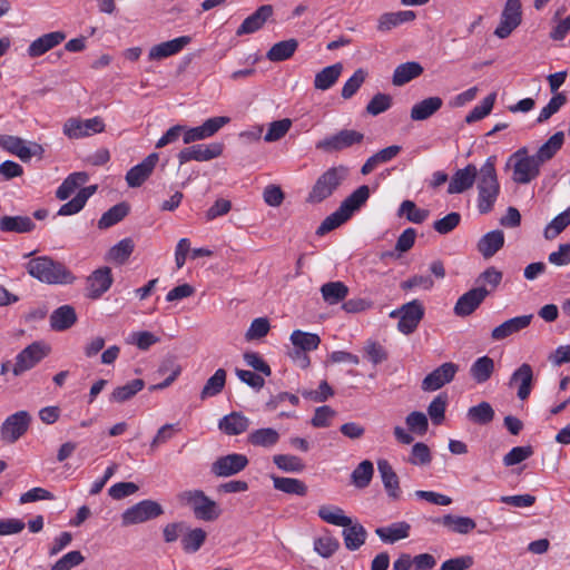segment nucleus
Returning <instances> with one entry per match:
<instances>
[{"label":"nucleus","instance_id":"nucleus-45","mask_svg":"<svg viewBox=\"0 0 570 570\" xmlns=\"http://www.w3.org/2000/svg\"><path fill=\"white\" fill-rule=\"evenodd\" d=\"M206 538L207 533L205 530L200 528L188 529L186 527L180 540L181 547L186 553H195L202 548Z\"/></svg>","mask_w":570,"mask_h":570},{"label":"nucleus","instance_id":"nucleus-49","mask_svg":"<svg viewBox=\"0 0 570 570\" xmlns=\"http://www.w3.org/2000/svg\"><path fill=\"white\" fill-rule=\"evenodd\" d=\"M226 383V371L218 368L216 372L206 381L202 392L200 399L206 400L208 397L216 396L219 394Z\"/></svg>","mask_w":570,"mask_h":570},{"label":"nucleus","instance_id":"nucleus-2","mask_svg":"<svg viewBox=\"0 0 570 570\" xmlns=\"http://www.w3.org/2000/svg\"><path fill=\"white\" fill-rule=\"evenodd\" d=\"M28 273L47 284L67 285L73 283V274L59 262H55L47 256L36 257L27 264Z\"/></svg>","mask_w":570,"mask_h":570},{"label":"nucleus","instance_id":"nucleus-29","mask_svg":"<svg viewBox=\"0 0 570 570\" xmlns=\"http://www.w3.org/2000/svg\"><path fill=\"white\" fill-rule=\"evenodd\" d=\"M250 420L242 412H232L218 421V429L227 435H239L248 430Z\"/></svg>","mask_w":570,"mask_h":570},{"label":"nucleus","instance_id":"nucleus-1","mask_svg":"<svg viewBox=\"0 0 570 570\" xmlns=\"http://www.w3.org/2000/svg\"><path fill=\"white\" fill-rule=\"evenodd\" d=\"M475 184L478 212L482 215L489 214L493 210L501 191L494 156L489 157L480 167Z\"/></svg>","mask_w":570,"mask_h":570},{"label":"nucleus","instance_id":"nucleus-31","mask_svg":"<svg viewBox=\"0 0 570 570\" xmlns=\"http://www.w3.org/2000/svg\"><path fill=\"white\" fill-rule=\"evenodd\" d=\"M342 537L344 546L348 551L358 550L367 539V531L360 522H353L351 519L350 525H344Z\"/></svg>","mask_w":570,"mask_h":570},{"label":"nucleus","instance_id":"nucleus-47","mask_svg":"<svg viewBox=\"0 0 570 570\" xmlns=\"http://www.w3.org/2000/svg\"><path fill=\"white\" fill-rule=\"evenodd\" d=\"M289 340L293 347L312 352L316 350L321 344V337L315 333L303 332L299 330L294 331Z\"/></svg>","mask_w":570,"mask_h":570},{"label":"nucleus","instance_id":"nucleus-56","mask_svg":"<svg viewBox=\"0 0 570 570\" xmlns=\"http://www.w3.org/2000/svg\"><path fill=\"white\" fill-rule=\"evenodd\" d=\"M167 373H169V377H166L163 382L153 385L150 390H164L171 385L174 381L180 375L181 366L177 364L175 361L164 362L158 368V374L165 375Z\"/></svg>","mask_w":570,"mask_h":570},{"label":"nucleus","instance_id":"nucleus-48","mask_svg":"<svg viewBox=\"0 0 570 570\" xmlns=\"http://www.w3.org/2000/svg\"><path fill=\"white\" fill-rule=\"evenodd\" d=\"M145 386V383L140 379L132 380L125 385L116 387L111 395L110 402L124 403L135 396Z\"/></svg>","mask_w":570,"mask_h":570},{"label":"nucleus","instance_id":"nucleus-34","mask_svg":"<svg viewBox=\"0 0 570 570\" xmlns=\"http://www.w3.org/2000/svg\"><path fill=\"white\" fill-rule=\"evenodd\" d=\"M281 440V433L273 428H262L253 430L247 435V442L257 448L272 449Z\"/></svg>","mask_w":570,"mask_h":570},{"label":"nucleus","instance_id":"nucleus-14","mask_svg":"<svg viewBox=\"0 0 570 570\" xmlns=\"http://www.w3.org/2000/svg\"><path fill=\"white\" fill-rule=\"evenodd\" d=\"M363 138L364 135L362 132L352 129H344L320 140L316 144V148L326 153L341 151L355 144L362 142Z\"/></svg>","mask_w":570,"mask_h":570},{"label":"nucleus","instance_id":"nucleus-61","mask_svg":"<svg viewBox=\"0 0 570 570\" xmlns=\"http://www.w3.org/2000/svg\"><path fill=\"white\" fill-rule=\"evenodd\" d=\"M347 219H350L340 208H337L334 213L328 215L317 227L316 234L323 236L328 232L337 228L342 224H344Z\"/></svg>","mask_w":570,"mask_h":570},{"label":"nucleus","instance_id":"nucleus-39","mask_svg":"<svg viewBox=\"0 0 570 570\" xmlns=\"http://www.w3.org/2000/svg\"><path fill=\"white\" fill-rule=\"evenodd\" d=\"M368 197V186L362 185L356 188L348 197H346L338 208L350 218L355 210L360 209L366 203Z\"/></svg>","mask_w":570,"mask_h":570},{"label":"nucleus","instance_id":"nucleus-25","mask_svg":"<svg viewBox=\"0 0 570 570\" xmlns=\"http://www.w3.org/2000/svg\"><path fill=\"white\" fill-rule=\"evenodd\" d=\"M65 39L66 33L62 31L45 33L29 45L27 53L30 58H38L59 46Z\"/></svg>","mask_w":570,"mask_h":570},{"label":"nucleus","instance_id":"nucleus-9","mask_svg":"<svg viewBox=\"0 0 570 570\" xmlns=\"http://www.w3.org/2000/svg\"><path fill=\"white\" fill-rule=\"evenodd\" d=\"M50 353V347L42 342H33L32 344L24 347L16 356L14 364L12 366V373L14 376H20L24 372L33 368Z\"/></svg>","mask_w":570,"mask_h":570},{"label":"nucleus","instance_id":"nucleus-40","mask_svg":"<svg viewBox=\"0 0 570 570\" xmlns=\"http://www.w3.org/2000/svg\"><path fill=\"white\" fill-rule=\"evenodd\" d=\"M89 176L85 171H77L70 174L62 184L58 187L56 196L60 200L68 199L78 188L85 185Z\"/></svg>","mask_w":570,"mask_h":570},{"label":"nucleus","instance_id":"nucleus-52","mask_svg":"<svg viewBox=\"0 0 570 570\" xmlns=\"http://www.w3.org/2000/svg\"><path fill=\"white\" fill-rule=\"evenodd\" d=\"M129 208L125 203L112 206L110 209L102 214L98 220V227L105 229L116 225L127 216Z\"/></svg>","mask_w":570,"mask_h":570},{"label":"nucleus","instance_id":"nucleus-19","mask_svg":"<svg viewBox=\"0 0 570 570\" xmlns=\"http://www.w3.org/2000/svg\"><path fill=\"white\" fill-rule=\"evenodd\" d=\"M111 269L107 266L94 271L87 277V296L92 299L101 297L112 285Z\"/></svg>","mask_w":570,"mask_h":570},{"label":"nucleus","instance_id":"nucleus-58","mask_svg":"<svg viewBox=\"0 0 570 570\" xmlns=\"http://www.w3.org/2000/svg\"><path fill=\"white\" fill-rule=\"evenodd\" d=\"M566 102L567 97L564 94L557 92L556 95H553L549 102L541 109L537 118V124L546 122L552 115L558 112Z\"/></svg>","mask_w":570,"mask_h":570},{"label":"nucleus","instance_id":"nucleus-35","mask_svg":"<svg viewBox=\"0 0 570 570\" xmlns=\"http://www.w3.org/2000/svg\"><path fill=\"white\" fill-rule=\"evenodd\" d=\"M411 525L405 521L394 522L375 529L376 535L385 543H394L410 535Z\"/></svg>","mask_w":570,"mask_h":570},{"label":"nucleus","instance_id":"nucleus-37","mask_svg":"<svg viewBox=\"0 0 570 570\" xmlns=\"http://www.w3.org/2000/svg\"><path fill=\"white\" fill-rule=\"evenodd\" d=\"M36 224L29 216H3L0 218V230L6 233H30Z\"/></svg>","mask_w":570,"mask_h":570},{"label":"nucleus","instance_id":"nucleus-60","mask_svg":"<svg viewBox=\"0 0 570 570\" xmlns=\"http://www.w3.org/2000/svg\"><path fill=\"white\" fill-rule=\"evenodd\" d=\"M271 328L269 322L266 317L255 318L248 330L245 333V340L247 342H253L263 338L267 335Z\"/></svg>","mask_w":570,"mask_h":570},{"label":"nucleus","instance_id":"nucleus-32","mask_svg":"<svg viewBox=\"0 0 570 570\" xmlns=\"http://www.w3.org/2000/svg\"><path fill=\"white\" fill-rule=\"evenodd\" d=\"M443 106L442 98L438 96L428 97L415 105L411 109V119L414 121L426 120L438 112Z\"/></svg>","mask_w":570,"mask_h":570},{"label":"nucleus","instance_id":"nucleus-3","mask_svg":"<svg viewBox=\"0 0 570 570\" xmlns=\"http://www.w3.org/2000/svg\"><path fill=\"white\" fill-rule=\"evenodd\" d=\"M348 168L340 165L326 169L312 186L306 202L317 205L330 198L338 187L346 180Z\"/></svg>","mask_w":570,"mask_h":570},{"label":"nucleus","instance_id":"nucleus-8","mask_svg":"<svg viewBox=\"0 0 570 570\" xmlns=\"http://www.w3.org/2000/svg\"><path fill=\"white\" fill-rule=\"evenodd\" d=\"M105 130V122L100 117L81 119L79 117L68 118L63 126L62 132L72 140L82 139Z\"/></svg>","mask_w":570,"mask_h":570},{"label":"nucleus","instance_id":"nucleus-23","mask_svg":"<svg viewBox=\"0 0 570 570\" xmlns=\"http://www.w3.org/2000/svg\"><path fill=\"white\" fill-rule=\"evenodd\" d=\"M432 522L434 524H440L449 532L456 534H469L476 527V523L472 518L451 513L434 518L432 519Z\"/></svg>","mask_w":570,"mask_h":570},{"label":"nucleus","instance_id":"nucleus-63","mask_svg":"<svg viewBox=\"0 0 570 570\" xmlns=\"http://www.w3.org/2000/svg\"><path fill=\"white\" fill-rule=\"evenodd\" d=\"M338 548V540L331 535L321 537L314 542V550L323 558L332 557Z\"/></svg>","mask_w":570,"mask_h":570},{"label":"nucleus","instance_id":"nucleus-46","mask_svg":"<svg viewBox=\"0 0 570 570\" xmlns=\"http://www.w3.org/2000/svg\"><path fill=\"white\" fill-rule=\"evenodd\" d=\"M564 140V135L562 131H558L552 135L533 155L537 160L542 165L546 161L550 160L558 150L561 149Z\"/></svg>","mask_w":570,"mask_h":570},{"label":"nucleus","instance_id":"nucleus-5","mask_svg":"<svg viewBox=\"0 0 570 570\" xmlns=\"http://www.w3.org/2000/svg\"><path fill=\"white\" fill-rule=\"evenodd\" d=\"M179 500L188 504L199 520L214 521L219 514L220 510L217 503L208 498L202 490H188L179 494Z\"/></svg>","mask_w":570,"mask_h":570},{"label":"nucleus","instance_id":"nucleus-4","mask_svg":"<svg viewBox=\"0 0 570 570\" xmlns=\"http://www.w3.org/2000/svg\"><path fill=\"white\" fill-rule=\"evenodd\" d=\"M507 165L512 167V180L520 185H527L540 175L541 164L533 155H529L527 147L514 151Z\"/></svg>","mask_w":570,"mask_h":570},{"label":"nucleus","instance_id":"nucleus-15","mask_svg":"<svg viewBox=\"0 0 570 570\" xmlns=\"http://www.w3.org/2000/svg\"><path fill=\"white\" fill-rule=\"evenodd\" d=\"M0 148L19 157L22 161H28L32 156L42 153L40 145L28 146L23 139L11 135H0Z\"/></svg>","mask_w":570,"mask_h":570},{"label":"nucleus","instance_id":"nucleus-44","mask_svg":"<svg viewBox=\"0 0 570 570\" xmlns=\"http://www.w3.org/2000/svg\"><path fill=\"white\" fill-rule=\"evenodd\" d=\"M494 371V361L488 356L476 358L470 367L471 377L478 383H485Z\"/></svg>","mask_w":570,"mask_h":570},{"label":"nucleus","instance_id":"nucleus-30","mask_svg":"<svg viewBox=\"0 0 570 570\" xmlns=\"http://www.w3.org/2000/svg\"><path fill=\"white\" fill-rule=\"evenodd\" d=\"M272 6L259 7L254 13L248 16L236 30L237 36L254 33L259 30L266 20L272 16Z\"/></svg>","mask_w":570,"mask_h":570},{"label":"nucleus","instance_id":"nucleus-50","mask_svg":"<svg viewBox=\"0 0 570 570\" xmlns=\"http://www.w3.org/2000/svg\"><path fill=\"white\" fill-rule=\"evenodd\" d=\"M397 215L405 216L413 224H422L430 216V212L419 208L412 200H403L399 207Z\"/></svg>","mask_w":570,"mask_h":570},{"label":"nucleus","instance_id":"nucleus-36","mask_svg":"<svg viewBox=\"0 0 570 570\" xmlns=\"http://www.w3.org/2000/svg\"><path fill=\"white\" fill-rule=\"evenodd\" d=\"M76 322L77 314L75 308L70 305H62L50 315V326L58 332L70 328Z\"/></svg>","mask_w":570,"mask_h":570},{"label":"nucleus","instance_id":"nucleus-28","mask_svg":"<svg viewBox=\"0 0 570 570\" xmlns=\"http://www.w3.org/2000/svg\"><path fill=\"white\" fill-rule=\"evenodd\" d=\"M504 239V233L500 229L488 232L479 239L476 249L483 258H491L503 247Z\"/></svg>","mask_w":570,"mask_h":570},{"label":"nucleus","instance_id":"nucleus-55","mask_svg":"<svg viewBox=\"0 0 570 570\" xmlns=\"http://www.w3.org/2000/svg\"><path fill=\"white\" fill-rule=\"evenodd\" d=\"M497 99V94L492 92L488 95L480 105H476L465 117V121L468 124H472L475 121H479L483 119L485 116H488L494 106Z\"/></svg>","mask_w":570,"mask_h":570},{"label":"nucleus","instance_id":"nucleus-57","mask_svg":"<svg viewBox=\"0 0 570 570\" xmlns=\"http://www.w3.org/2000/svg\"><path fill=\"white\" fill-rule=\"evenodd\" d=\"M570 225V207L554 217L544 229V237L547 239L556 238Z\"/></svg>","mask_w":570,"mask_h":570},{"label":"nucleus","instance_id":"nucleus-53","mask_svg":"<svg viewBox=\"0 0 570 570\" xmlns=\"http://www.w3.org/2000/svg\"><path fill=\"white\" fill-rule=\"evenodd\" d=\"M466 417L474 424H488L494 417V410L488 402H481L468 410Z\"/></svg>","mask_w":570,"mask_h":570},{"label":"nucleus","instance_id":"nucleus-43","mask_svg":"<svg viewBox=\"0 0 570 570\" xmlns=\"http://www.w3.org/2000/svg\"><path fill=\"white\" fill-rule=\"evenodd\" d=\"M343 71V65L336 62L332 66H327L315 75L314 86L320 90L330 89L340 78Z\"/></svg>","mask_w":570,"mask_h":570},{"label":"nucleus","instance_id":"nucleus-33","mask_svg":"<svg viewBox=\"0 0 570 570\" xmlns=\"http://www.w3.org/2000/svg\"><path fill=\"white\" fill-rule=\"evenodd\" d=\"M415 17V12L412 10L385 12L377 19V30L381 32L391 31L402 23L413 21Z\"/></svg>","mask_w":570,"mask_h":570},{"label":"nucleus","instance_id":"nucleus-13","mask_svg":"<svg viewBox=\"0 0 570 570\" xmlns=\"http://www.w3.org/2000/svg\"><path fill=\"white\" fill-rule=\"evenodd\" d=\"M224 146L220 142H212L208 145H193L181 149L178 155L179 165H184L191 160L195 161H209L219 157L223 154Z\"/></svg>","mask_w":570,"mask_h":570},{"label":"nucleus","instance_id":"nucleus-21","mask_svg":"<svg viewBox=\"0 0 570 570\" xmlns=\"http://www.w3.org/2000/svg\"><path fill=\"white\" fill-rule=\"evenodd\" d=\"M158 154L148 155L141 163L130 168L126 174V181L129 187H139L151 175L158 163Z\"/></svg>","mask_w":570,"mask_h":570},{"label":"nucleus","instance_id":"nucleus-26","mask_svg":"<svg viewBox=\"0 0 570 570\" xmlns=\"http://www.w3.org/2000/svg\"><path fill=\"white\" fill-rule=\"evenodd\" d=\"M377 470L389 498L396 501L401 498L400 480L393 466L385 459L377 461Z\"/></svg>","mask_w":570,"mask_h":570},{"label":"nucleus","instance_id":"nucleus-62","mask_svg":"<svg viewBox=\"0 0 570 570\" xmlns=\"http://www.w3.org/2000/svg\"><path fill=\"white\" fill-rule=\"evenodd\" d=\"M409 463L413 465H428L432 461V455L429 446L425 443H415L409 456Z\"/></svg>","mask_w":570,"mask_h":570},{"label":"nucleus","instance_id":"nucleus-54","mask_svg":"<svg viewBox=\"0 0 570 570\" xmlns=\"http://www.w3.org/2000/svg\"><path fill=\"white\" fill-rule=\"evenodd\" d=\"M134 248V242L130 238H124L109 249L107 258L116 264H124L132 254Z\"/></svg>","mask_w":570,"mask_h":570},{"label":"nucleus","instance_id":"nucleus-27","mask_svg":"<svg viewBox=\"0 0 570 570\" xmlns=\"http://www.w3.org/2000/svg\"><path fill=\"white\" fill-rule=\"evenodd\" d=\"M533 383V371L528 363H523L519 366L510 377L509 384L511 386H518L517 395L520 400L529 397Z\"/></svg>","mask_w":570,"mask_h":570},{"label":"nucleus","instance_id":"nucleus-6","mask_svg":"<svg viewBox=\"0 0 570 570\" xmlns=\"http://www.w3.org/2000/svg\"><path fill=\"white\" fill-rule=\"evenodd\" d=\"M32 422L31 414L26 411H17L8 415L0 425V440L3 444H13L29 430Z\"/></svg>","mask_w":570,"mask_h":570},{"label":"nucleus","instance_id":"nucleus-10","mask_svg":"<svg viewBox=\"0 0 570 570\" xmlns=\"http://www.w3.org/2000/svg\"><path fill=\"white\" fill-rule=\"evenodd\" d=\"M164 513L161 505L153 500H142L121 514V524L124 527L138 524L155 519Z\"/></svg>","mask_w":570,"mask_h":570},{"label":"nucleus","instance_id":"nucleus-20","mask_svg":"<svg viewBox=\"0 0 570 570\" xmlns=\"http://www.w3.org/2000/svg\"><path fill=\"white\" fill-rule=\"evenodd\" d=\"M479 169L469 164L464 168L458 169L451 177L448 186L449 194H462L470 189L476 181Z\"/></svg>","mask_w":570,"mask_h":570},{"label":"nucleus","instance_id":"nucleus-22","mask_svg":"<svg viewBox=\"0 0 570 570\" xmlns=\"http://www.w3.org/2000/svg\"><path fill=\"white\" fill-rule=\"evenodd\" d=\"M533 318L532 314L520 315L504 321L502 324L495 326L491 332V338L495 342L503 341L507 337L521 332L527 328Z\"/></svg>","mask_w":570,"mask_h":570},{"label":"nucleus","instance_id":"nucleus-12","mask_svg":"<svg viewBox=\"0 0 570 570\" xmlns=\"http://www.w3.org/2000/svg\"><path fill=\"white\" fill-rule=\"evenodd\" d=\"M230 121V118L227 116L213 117L205 120L200 126L197 127H186L185 126V135L183 136V141L186 145H189L195 141L204 140L213 137L216 132H218L225 125Z\"/></svg>","mask_w":570,"mask_h":570},{"label":"nucleus","instance_id":"nucleus-16","mask_svg":"<svg viewBox=\"0 0 570 570\" xmlns=\"http://www.w3.org/2000/svg\"><path fill=\"white\" fill-rule=\"evenodd\" d=\"M489 293L484 286L468 291L458 298L453 308L454 314L460 317L471 315L482 304Z\"/></svg>","mask_w":570,"mask_h":570},{"label":"nucleus","instance_id":"nucleus-64","mask_svg":"<svg viewBox=\"0 0 570 570\" xmlns=\"http://www.w3.org/2000/svg\"><path fill=\"white\" fill-rule=\"evenodd\" d=\"M461 222V215L460 213L452 212L449 213L443 218L436 219L433 223V228L436 233L441 235H446L454 230Z\"/></svg>","mask_w":570,"mask_h":570},{"label":"nucleus","instance_id":"nucleus-42","mask_svg":"<svg viewBox=\"0 0 570 570\" xmlns=\"http://www.w3.org/2000/svg\"><path fill=\"white\" fill-rule=\"evenodd\" d=\"M317 515L324 522L336 527L350 525L351 523V518L345 515L344 510L333 504L321 505Z\"/></svg>","mask_w":570,"mask_h":570},{"label":"nucleus","instance_id":"nucleus-24","mask_svg":"<svg viewBox=\"0 0 570 570\" xmlns=\"http://www.w3.org/2000/svg\"><path fill=\"white\" fill-rule=\"evenodd\" d=\"M190 41L191 38L189 36H181L173 40L155 45L148 52V59L153 61L175 56L189 45Z\"/></svg>","mask_w":570,"mask_h":570},{"label":"nucleus","instance_id":"nucleus-41","mask_svg":"<svg viewBox=\"0 0 570 570\" xmlns=\"http://www.w3.org/2000/svg\"><path fill=\"white\" fill-rule=\"evenodd\" d=\"M321 294L326 304L335 305L346 298L348 287L341 281L328 282L321 286Z\"/></svg>","mask_w":570,"mask_h":570},{"label":"nucleus","instance_id":"nucleus-7","mask_svg":"<svg viewBox=\"0 0 570 570\" xmlns=\"http://www.w3.org/2000/svg\"><path fill=\"white\" fill-rule=\"evenodd\" d=\"M424 306L419 299L403 304L390 313V317H399L397 330L404 334H412L424 317Z\"/></svg>","mask_w":570,"mask_h":570},{"label":"nucleus","instance_id":"nucleus-17","mask_svg":"<svg viewBox=\"0 0 570 570\" xmlns=\"http://www.w3.org/2000/svg\"><path fill=\"white\" fill-rule=\"evenodd\" d=\"M458 371L459 366L455 363H443L424 377L422 381V389L424 391H436L450 383Z\"/></svg>","mask_w":570,"mask_h":570},{"label":"nucleus","instance_id":"nucleus-51","mask_svg":"<svg viewBox=\"0 0 570 570\" xmlns=\"http://www.w3.org/2000/svg\"><path fill=\"white\" fill-rule=\"evenodd\" d=\"M374 465L370 460L362 461L352 472V483L360 489L366 488L373 478Z\"/></svg>","mask_w":570,"mask_h":570},{"label":"nucleus","instance_id":"nucleus-59","mask_svg":"<svg viewBox=\"0 0 570 570\" xmlns=\"http://www.w3.org/2000/svg\"><path fill=\"white\" fill-rule=\"evenodd\" d=\"M126 342L136 345L139 350L146 351L159 342V337L148 331L131 332Z\"/></svg>","mask_w":570,"mask_h":570},{"label":"nucleus","instance_id":"nucleus-18","mask_svg":"<svg viewBox=\"0 0 570 570\" xmlns=\"http://www.w3.org/2000/svg\"><path fill=\"white\" fill-rule=\"evenodd\" d=\"M248 464L246 455L232 453L218 458L212 464V472L217 476H230L243 471Z\"/></svg>","mask_w":570,"mask_h":570},{"label":"nucleus","instance_id":"nucleus-11","mask_svg":"<svg viewBox=\"0 0 570 570\" xmlns=\"http://www.w3.org/2000/svg\"><path fill=\"white\" fill-rule=\"evenodd\" d=\"M522 21V4L520 0H507L501 13L500 23L494 35L500 39L508 38Z\"/></svg>","mask_w":570,"mask_h":570},{"label":"nucleus","instance_id":"nucleus-38","mask_svg":"<svg viewBox=\"0 0 570 570\" xmlns=\"http://www.w3.org/2000/svg\"><path fill=\"white\" fill-rule=\"evenodd\" d=\"M423 73V67L416 61H409L399 65L394 72L392 82L394 86H404Z\"/></svg>","mask_w":570,"mask_h":570}]
</instances>
